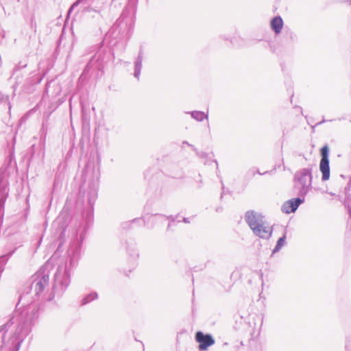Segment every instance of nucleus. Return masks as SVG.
<instances>
[{
    "label": "nucleus",
    "mask_w": 351,
    "mask_h": 351,
    "mask_svg": "<svg viewBox=\"0 0 351 351\" xmlns=\"http://www.w3.org/2000/svg\"><path fill=\"white\" fill-rule=\"evenodd\" d=\"M86 236V230L80 229L77 232V237H73L71 241L72 254L70 255L69 268L66 264L64 267H58L56 273L54 275V282L53 285V294H50L48 300H51L56 295H61L67 289L70 284V268L75 267L77 263L80 248Z\"/></svg>",
    "instance_id": "nucleus-1"
},
{
    "label": "nucleus",
    "mask_w": 351,
    "mask_h": 351,
    "mask_svg": "<svg viewBox=\"0 0 351 351\" xmlns=\"http://www.w3.org/2000/svg\"><path fill=\"white\" fill-rule=\"evenodd\" d=\"M136 12L135 6L126 5L106 36L117 40L129 38L132 32Z\"/></svg>",
    "instance_id": "nucleus-2"
},
{
    "label": "nucleus",
    "mask_w": 351,
    "mask_h": 351,
    "mask_svg": "<svg viewBox=\"0 0 351 351\" xmlns=\"http://www.w3.org/2000/svg\"><path fill=\"white\" fill-rule=\"evenodd\" d=\"M99 187V178H97L95 180H91L88 185L87 189L86 188L85 183H83L80 186V194L82 195L84 197L86 194L87 201L89 206L90 207V210L87 211L86 219L84 220H80L75 224V228L73 231V237H77V232H78L80 229H85L86 232L87 231L90 223L93 221V207L94 203L97 197V191Z\"/></svg>",
    "instance_id": "nucleus-3"
},
{
    "label": "nucleus",
    "mask_w": 351,
    "mask_h": 351,
    "mask_svg": "<svg viewBox=\"0 0 351 351\" xmlns=\"http://www.w3.org/2000/svg\"><path fill=\"white\" fill-rule=\"evenodd\" d=\"M245 220L253 233L261 239L268 240L271 238L273 228L266 225L265 217L254 210H247L245 215Z\"/></svg>",
    "instance_id": "nucleus-4"
},
{
    "label": "nucleus",
    "mask_w": 351,
    "mask_h": 351,
    "mask_svg": "<svg viewBox=\"0 0 351 351\" xmlns=\"http://www.w3.org/2000/svg\"><path fill=\"white\" fill-rule=\"evenodd\" d=\"M12 159L13 155L10 154L5 164L0 169V220L2 219L4 214L5 202L9 193L7 178L10 173V169H14L15 166V164L12 165Z\"/></svg>",
    "instance_id": "nucleus-5"
},
{
    "label": "nucleus",
    "mask_w": 351,
    "mask_h": 351,
    "mask_svg": "<svg viewBox=\"0 0 351 351\" xmlns=\"http://www.w3.org/2000/svg\"><path fill=\"white\" fill-rule=\"evenodd\" d=\"M312 165L297 171L293 176L294 187L299 196L305 197L312 188Z\"/></svg>",
    "instance_id": "nucleus-6"
},
{
    "label": "nucleus",
    "mask_w": 351,
    "mask_h": 351,
    "mask_svg": "<svg viewBox=\"0 0 351 351\" xmlns=\"http://www.w3.org/2000/svg\"><path fill=\"white\" fill-rule=\"evenodd\" d=\"M110 56V50L106 47H104L103 42L97 47V50L94 56L91 57L87 64L86 65L80 78L86 77L91 69L101 70L104 67V63L109 59Z\"/></svg>",
    "instance_id": "nucleus-7"
},
{
    "label": "nucleus",
    "mask_w": 351,
    "mask_h": 351,
    "mask_svg": "<svg viewBox=\"0 0 351 351\" xmlns=\"http://www.w3.org/2000/svg\"><path fill=\"white\" fill-rule=\"evenodd\" d=\"M49 284V271L41 267L31 278L30 291L34 297L40 298L43 295L46 287Z\"/></svg>",
    "instance_id": "nucleus-8"
},
{
    "label": "nucleus",
    "mask_w": 351,
    "mask_h": 351,
    "mask_svg": "<svg viewBox=\"0 0 351 351\" xmlns=\"http://www.w3.org/2000/svg\"><path fill=\"white\" fill-rule=\"evenodd\" d=\"M321 160L319 162V171L322 173V181L328 180L330 176L329 165V147L325 145L320 149Z\"/></svg>",
    "instance_id": "nucleus-9"
},
{
    "label": "nucleus",
    "mask_w": 351,
    "mask_h": 351,
    "mask_svg": "<svg viewBox=\"0 0 351 351\" xmlns=\"http://www.w3.org/2000/svg\"><path fill=\"white\" fill-rule=\"evenodd\" d=\"M195 340L199 343V349L206 350L207 348L215 343V339L210 334H204L198 331L195 334Z\"/></svg>",
    "instance_id": "nucleus-10"
},
{
    "label": "nucleus",
    "mask_w": 351,
    "mask_h": 351,
    "mask_svg": "<svg viewBox=\"0 0 351 351\" xmlns=\"http://www.w3.org/2000/svg\"><path fill=\"white\" fill-rule=\"evenodd\" d=\"M304 202V197L299 196L292 198L285 202L282 207L281 210L284 213L289 214L297 210L299 206Z\"/></svg>",
    "instance_id": "nucleus-11"
},
{
    "label": "nucleus",
    "mask_w": 351,
    "mask_h": 351,
    "mask_svg": "<svg viewBox=\"0 0 351 351\" xmlns=\"http://www.w3.org/2000/svg\"><path fill=\"white\" fill-rule=\"evenodd\" d=\"M351 178H349V181L347 184V186L344 189V194L345 198L343 199V204L347 209V211L349 215V217L351 219Z\"/></svg>",
    "instance_id": "nucleus-12"
},
{
    "label": "nucleus",
    "mask_w": 351,
    "mask_h": 351,
    "mask_svg": "<svg viewBox=\"0 0 351 351\" xmlns=\"http://www.w3.org/2000/svg\"><path fill=\"white\" fill-rule=\"evenodd\" d=\"M143 59V51L142 47H141L138 54V56L134 62V76L137 80H139V77L141 75Z\"/></svg>",
    "instance_id": "nucleus-13"
},
{
    "label": "nucleus",
    "mask_w": 351,
    "mask_h": 351,
    "mask_svg": "<svg viewBox=\"0 0 351 351\" xmlns=\"http://www.w3.org/2000/svg\"><path fill=\"white\" fill-rule=\"evenodd\" d=\"M271 29L276 34H279L283 27V21L280 16H274L270 21Z\"/></svg>",
    "instance_id": "nucleus-14"
},
{
    "label": "nucleus",
    "mask_w": 351,
    "mask_h": 351,
    "mask_svg": "<svg viewBox=\"0 0 351 351\" xmlns=\"http://www.w3.org/2000/svg\"><path fill=\"white\" fill-rule=\"evenodd\" d=\"M6 109H8V112H10L11 104L9 97L0 93V110L5 111Z\"/></svg>",
    "instance_id": "nucleus-15"
},
{
    "label": "nucleus",
    "mask_w": 351,
    "mask_h": 351,
    "mask_svg": "<svg viewBox=\"0 0 351 351\" xmlns=\"http://www.w3.org/2000/svg\"><path fill=\"white\" fill-rule=\"evenodd\" d=\"M188 114H190L191 117L195 119L197 121H202L204 119H208V115L205 114L202 111L194 110L188 112Z\"/></svg>",
    "instance_id": "nucleus-16"
},
{
    "label": "nucleus",
    "mask_w": 351,
    "mask_h": 351,
    "mask_svg": "<svg viewBox=\"0 0 351 351\" xmlns=\"http://www.w3.org/2000/svg\"><path fill=\"white\" fill-rule=\"evenodd\" d=\"M98 298V294L95 291L90 292L86 295L81 300V305H86Z\"/></svg>",
    "instance_id": "nucleus-17"
},
{
    "label": "nucleus",
    "mask_w": 351,
    "mask_h": 351,
    "mask_svg": "<svg viewBox=\"0 0 351 351\" xmlns=\"http://www.w3.org/2000/svg\"><path fill=\"white\" fill-rule=\"evenodd\" d=\"M90 1V0H77L75 3H73V5L69 8V13H71L75 7L81 4L84 5L82 10L83 11H89L90 8L86 5L89 3Z\"/></svg>",
    "instance_id": "nucleus-18"
},
{
    "label": "nucleus",
    "mask_w": 351,
    "mask_h": 351,
    "mask_svg": "<svg viewBox=\"0 0 351 351\" xmlns=\"http://www.w3.org/2000/svg\"><path fill=\"white\" fill-rule=\"evenodd\" d=\"M285 240H286V232L284 233L282 237H280L278 239L276 245L272 251V254H276V252H279L282 249V247L285 244V242H286Z\"/></svg>",
    "instance_id": "nucleus-19"
},
{
    "label": "nucleus",
    "mask_w": 351,
    "mask_h": 351,
    "mask_svg": "<svg viewBox=\"0 0 351 351\" xmlns=\"http://www.w3.org/2000/svg\"><path fill=\"white\" fill-rule=\"evenodd\" d=\"M189 147H191L192 148L193 151H194L195 152L197 156H198L199 158H207V157L208 156V153L203 152V151H199L194 145H189Z\"/></svg>",
    "instance_id": "nucleus-20"
},
{
    "label": "nucleus",
    "mask_w": 351,
    "mask_h": 351,
    "mask_svg": "<svg viewBox=\"0 0 351 351\" xmlns=\"http://www.w3.org/2000/svg\"><path fill=\"white\" fill-rule=\"evenodd\" d=\"M27 65V63L26 61H21L19 62V64L15 66L14 69V72H16L17 71H19L20 69L26 67Z\"/></svg>",
    "instance_id": "nucleus-21"
},
{
    "label": "nucleus",
    "mask_w": 351,
    "mask_h": 351,
    "mask_svg": "<svg viewBox=\"0 0 351 351\" xmlns=\"http://www.w3.org/2000/svg\"><path fill=\"white\" fill-rule=\"evenodd\" d=\"M220 38L223 40L229 41L232 45H233L234 40L236 39L235 37L228 36L226 35H221Z\"/></svg>",
    "instance_id": "nucleus-22"
},
{
    "label": "nucleus",
    "mask_w": 351,
    "mask_h": 351,
    "mask_svg": "<svg viewBox=\"0 0 351 351\" xmlns=\"http://www.w3.org/2000/svg\"><path fill=\"white\" fill-rule=\"evenodd\" d=\"M346 351H351V337H347L345 345Z\"/></svg>",
    "instance_id": "nucleus-23"
},
{
    "label": "nucleus",
    "mask_w": 351,
    "mask_h": 351,
    "mask_svg": "<svg viewBox=\"0 0 351 351\" xmlns=\"http://www.w3.org/2000/svg\"><path fill=\"white\" fill-rule=\"evenodd\" d=\"M22 341L23 340L17 341L13 346L12 351H19L20 350Z\"/></svg>",
    "instance_id": "nucleus-24"
},
{
    "label": "nucleus",
    "mask_w": 351,
    "mask_h": 351,
    "mask_svg": "<svg viewBox=\"0 0 351 351\" xmlns=\"http://www.w3.org/2000/svg\"><path fill=\"white\" fill-rule=\"evenodd\" d=\"M165 217L167 219H170V222L171 223H173V222H175L176 221V219L179 217V215H176V216L170 215V216Z\"/></svg>",
    "instance_id": "nucleus-25"
},
{
    "label": "nucleus",
    "mask_w": 351,
    "mask_h": 351,
    "mask_svg": "<svg viewBox=\"0 0 351 351\" xmlns=\"http://www.w3.org/2000/svg\"><path fill=\"white\" fill-rule=\"evenodd\" d=\"M138 0H130L129 3L127 5L135 6L136 9Z\"/></svg>",
    "instance_id": "nucleus-26"
},
{
    "label": "nucleus",
    "mask_w": 351,
    "mask_h": 351,
    "mask_svg": "<svg viewBox=\"0 0 351 351\" xmlns=\"http://www.w3.org/2000/svg\"><path fill=\"white\" fill-rule=\"evenodd\" d=\"M88 171V166H86L82 171V178L83 179H86V172Z\"/></svg>",
    "instance_id": "nucleus-27"
},
{
    "label": "nucleus",
    "mask_w": 351,
    "mask_h": 351,
    "mask_svg": "<svg viewBox=\"0 0 351 351\" xmlns=\"http://www.w3.org/2000/svg\"><path fill=\"white\" fill-rule=\"evenodd\" d=\"M221 183L222 184V193H221V195H220V199H222V198L223 197V194H224V189H225V187H224V185H223V180H221Z\"/></svg>",
    "instance_id": "nucleus-28"
},
{
    "label": "nucleus",
    "mask_w": 351,
    "mask_h": 351,
    "mask_svg": "<svg viewBox=\"0 0 351 351\" xmlns=\"http://www.w3.org/2000/svg\"><path fill=\"white\" fill-rule=\"evenodd\" d=\"M32 319H31L30 321H29V320H27H27H25V322H24V325H25V326H28V327H29V326H30L32 325Z\"/></svg>",
    "instance_id": "nucleus-29"
},
{
    "label": "nucleus",
    "mask_w": 351,
    "mask_h": 351,
    "mask_svg": "<svg viewBox=\"0 0 351 351\" xmlns=\"http://www.w3.org/2000/svg\"><path fill=\"white\" fill-rule=\"evenodd\" d=\"M256 173H258V174H260V175H265V174H267V173H270V171H265V172H264V173H261V172L259 171V170H256V172H254V175Z\"/></svg>",
    "instance_id": "nucleus-30"
},
{
    "label": "nucleus",
    "mask_w": 351,
    "mask_h": 351,
    "mask_svg": "<svg viewBox=\"0 0 351 351\" xmlns=\"http://www.w3.org/2000/svg\"><path fill=\"white\" fill-rule=\"evenodd\" d=\"M182 221H183L185 223H190V220L187 217H183L182 219Z\"/></svg>",
    "instance_id": "nucleus-31"
},
{
    "label": "nucleus",
    "mask_w": 351,
    "mask_h": 351,
    "mask_svg": "<svg viewBox=\"0 0 351 351\" xmlns=\"http://www.w3.org/2000/svg\"><path fill=\"white\" fill-rule=\"evenodd\" d=\"M13 254V252H12L11 253L8 254H6V255H4V256H2V258H5V257L7 258V259L12 256V254Z\"/></svg>",
    "instance_id": "nucleus-32"
},
{
    "label": "nucleus",
    "mask_w": 351,
    "mask_h": 351,
    "mask_svg": "<svg viewBox=\"0 0 351 351\" xmlns=\"http://www.w3.org/2000/svg\"><path fill=\"white\" fill-rule=\"evenodd\" d=\"M223 210V208L221 206L217 207L216 208V212H221Z\"/></svg>",
    "instance_id": "nucleus-33"
},
{
    "label": "nucleus",
    "mask_w": 351,
    "mask_h": 351,
    "mask_svg": "<svg viewBox=\"0 0 351 351\" xmlns=\"http://www.w3.org/2000/svg\"><path fill=\"white\" fill-rule=\"evenodd\" d=\"M326 121V119H323L320 122L317 123V125H321Z\"/></svg>",
    "instance_id": "nucleus-34"
},
{
    "label": "nucleus",
    "mask_w": 351,
    "mask_h": 351,
    "mask_svg": "<svg viewBox=\"0 0 351 351\" xmlns=\"http://www.w3.org/2000/svg\"><path fill=\"white\" fill-rule=\"evenodd\" d=\"M141 221V219H138V218H136V219H134L132 222V223H135V222H137V221Z\"/></svg>",
    "instance_id": "nucleus-35"
},
{
    "label": "nucleus",
    "mask_w": 351,
    "mask_h": 351,
    "mask_svg": "<svg viewBox=\"0 0 351 351\" xmlns=\"http://www.w3.org/2000/svg\"><path fill=\"white\" fill-rule=\"evenodd\" d=\"M212 161L214 162L216 164L217 169H218V162H217V161L216 160H213Z\"/></svg>",
    "instance_id": "nucleus-36"
},
{
    "label": "nucleus",
    "mask_w": 351,
    "mask_h": 351,
    "mask_svg": "<svg viewBox=\"0 0 351 351\" xmlns=\"http://www.w3.org/2000/svg\"><path fill=\"white\" fill-rule=\"evenodd\" d=\"M155 217H165L164 215H160V214H155L154 215Z\"/></svg>",
    "instance_id": "nucleus-37"
},
{
    "label": "nucleus",
    "mask_w": 351,
    "mask_h": 351,
    "mask_svg": "<svg viewBox=\"0 0 351 351\" xmlns=\"http://www.w3.org/2000/svg\"><path fill=\"white\" fill-rule=\"evenodd\" d=\"M132 256H138V253L136 251H134L133 253L131 254Z\"/></svg>",
    "instance_id": "nucleus-38"
},
{
    "label": "nucleus",
    "mask_w": 351,
    "mask_h": 351,
    "mask_svg": "<svg viewBox=\"0 0 351 351\" xmlns=\"http://www.w3.org/2000/svg\"><path fill=\"white\" fill-rule=\"evenodd\" d=\"M170 227H171V222H169V224H168L167 230H169L170 228Z\"/></svg>",
    "instance_id": "nucleus-39"
},
{
    "label": "nucleus",
    "mask_w": 351,
    "mask_h": 351,
    "mask_svg": "<svg viewBox=\"0 0 351 351\" xmlns=\"http://www.w3.org/2000/svg\"><path fill=\"white\" fill-rule=\"evenodd\" d=\"M183 144L187 145L188 146H189V145H191V144H190V143H189L187 141H184V142H183Z\"/></svg>",
    "instance_id": "nucleus-40"
},
{
    "label": "nucleus",
    "mask_w": 351,
    "mask_h": 351,
    "mask_svg": "<svg viewBox=\"0 0 351 351\" xmlns=\"http://www.w3.org/2000/svg\"><path fill=\"white\" fill-rule=\"evenodd\" d=\"M32 313L34 314L33 316H36V314L37 313V312L36 311H32Z\"/></svg>",
    "instance_id": "nucleus-41"
},
{
    "label": "nucleus",
    "mask_w": 351,
    "mask_h": 351,
    "mask_svg": "<svg viewBox=\"0 0 351 351\" xmlns=\"http://www.w3.org/2000/svg\"><path fill=\"white\" fill-rule=\"evenodd\" d=\"M176 220L178 221V222L182 221V220H180V218H179V217Z\"/></svg>",
    "instance_id": "nucleus-42"
},
{
    "label": "nucleus",
    "mask_w": 351,
    "mask_h": 351,
    "mask_svg": "<svg viewBox=\"0 0 351 351\" xmlns=\"http://www.w3.org/2000/svg\"><path fill=\"white\" fill-rule=\"evenodd\" d=\"M330 195H331L332 196H335V194L333 193H330Z\"/></svg>",
    "instance_id": "nucleus-43"
},
{
    "label": "nucleus",
    "mask_w": 351,
    "mask_h": 351,
    "mask_svg": "<svg viewBox=\"0 0 351 351\" xmlns=\"http://www.w3.org/2000/svg\"><path fill=\"white\" fill-rule=\"evenodd\" d=\"M298 108L300 109V110L302 112V108L301 107H298Z\"/></svg>",
    "instance_id": "nucleus-44"
},
{
    "label": "nucleus",
    "mask_w": 351,
    "mask_h": 351,
    "mask_svg": "<svg viewBox=\"0 0 351 351\" xmlns=\"http://www.w3.org/2000/svg\"><path fill=\"white\" fill-rule=\"evenodd\" d=\"M199 182H200L202 184V180H199Z\"/></svg>",
    "instance_id": "nucleus-45"
},
{
    "label": "nucleus",
    "mask_w": 351,
    "mask_h": 351,
    "mask_svg": "<svg viewBox=\"0 0 351 351\" xmlns=\"http://www.w3.org/2000/svg\"><path fill=\"white\" fill-rule=\"evenodd\" d=\"M40 243H41V239L39 241L38 245H40Z\"/></svg>",
    "instance_id": "nucleus-46"
}]
</instances>
